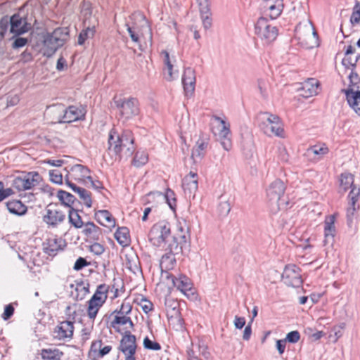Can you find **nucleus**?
Instances as JSON below:
<instances>
[{"label": "nucleus", "instance_id": "nucleus-9", "mask_svg": "<svg viewBox=\"0 0 360 360\" xmlns=\"http://www.w3.org/2000/svg\"><path fill=\"white\" fill-rule=\"evenodd\" d=\"M10 27V32L15 35H20L27 32L29 30L28 24L26 20L21 18L18 14H14L10 18L7 16L4 17L0 21L1 34L4 35L3 32Z\"/></svg>", "mask_w": 360, "mask_h": 360}, {"label": "nucleus", "instance_id": "nucleus-16", "mask_svg": "<svg viewBox=\"0 0 360 360\" xmlns=\"http://www.w3.org/2000/svg\"><path fill=\"white\" fill-rule=\"evenodd\" d=\"M136 336L127 331L122 336L119 349L124 354L125 360H136L134 354L136 349Z\"/></svg>", "mask_w": 360, "mask_h": 360}, {"label": "nucleus", "instance_id": "nucleus-33", "mask_svg": "<svg viewBox=\"0 0 360 360\" xmlns=\"http://www.w3.org/2000/svg\"><path fill=\"white\" fill-rule=\"evenodd\" d=\"M355 48L352 45L347 47L345 53V58L342 59V63L346 68H355L356 63L360 58V54L354 55Z\"/></svg>", "mask_w": 360, "mask_h": 360}, {"label": "nucleus", "instance_id": "nucleus-54", "mask_svg": "<svg viewBox=\"0 0 360 360\" xmlns=\"http://www.w3.org/2000/svg\"><path fill=\"white\" fill-rule=\"evenodd\" d=\"M360 194V189L356 186H352V190L349 193L348 198L349 204L354 205L356 202L358 200V197Z\"/></svg>", "mask_w": 360, "mask_h": 360}, {"label": "nucleus", "instance_id": "nucleus-39", "mask_svg": "<svg viewBox=\"0 0 360 360\" xmlns=\"http://www.w3.org/2000/svg\"><path fill=\"white\" fill-rule=\"evenodd\" d=\"M354 186V176L348 172L342 173L340 178V190L345 192Z\"/></svg>", "mask_w": 360, "mask_h": 360}, {"label": "nucleus", "instance_id": "nucleus-49", "mask_svg": "<svg viewBox=\"0 0 360 360\" xmlns=\"http://www.w3.org/2000/svg\"><path fill=\"white\" fill-rule=\"evenodd\" d=\"M143 346L147 349L154 351H158L161 349V346L158 342L152 341L148 337H146L143 340Z\"/></svg>", "mask_w": 360, "mask_h": 360}, {"label": "nucleus", "instance_id": "nucleus-14", "mask_svg": "<svg viewBox=\"0 0 360 360\" xmlns=\"http://www.w3.org/2000/svg\"><path fill=\"white\" fill-rule=\"evenodd\" d=\"M56 110L58 112H63V115L58 117V122L59 123H70L84 120L85 117L86 110L82 105H70L65 110L63 109L60 105H58L56 106Z\"/></svg>", "mask_w": 360, "mask_h": 360}, {"label": "nucleus", "instance_id": "nucleus-58", "mask_svg": "<svg viewBox=\"0 0 360 360\" xmlns=\"http://www.w3.org/2000/svg\"><path fill=\"white\" fill-rule=\"evenodd\" d=\"M88 264H89V263L87 262V261L84 258L79 257L76 260L73 268L76 271H79L82 269H83L84 266H88Z\"/></svg>", "mask_w": 360, "mask_h": 360}, {"label": "nucleus", "instance_id": "nucleus-5", "mask_svg": "<svg viewBox=\"0 0 360 360\" xmlns=\"http://www.w3.org/2000/svg\"><path fill=\"white\" fill-rule=\"evenodd\" d=\"M261 120L259 127L266 135L284 137L283 124L278 116L264 112L261 113Z\"/></svg>", "mask_w": 360, "mask_h": 360}, {"label": "nucleus", "instance_id": "nucleus-43", "mask_svg": "<svg viewBox=\"0 0 360 360\" xmlns=\"http://www.w3.org/2000/svg\"><path fill=\"white\" fill-rule=\"evenodd\" d=\"M328 152V148L326 146H325L324 145H323V146L315 145V146H311L310 148H309L307 149L308 155H309V156L314 155V158H316L318 159L321 158L324 155L327 154Z\"/></svg>", "mask_w": 360, "mask_h": 360}, {"label": "nucleus", "instance_id": "nucleus-12", "mask_svg": "<svg viewBox=\"0 0 360 360\" xmlns=\"http://www.w3.org/2000/svg\"><path fill=\"white\" fill-rule=\"evenodd\" d=\"M46 213L43 216V221L51 228H56L66 218V214L60 205L49 204L47 205Z\"/></svg>", "mask_w": 360, "mask_h": 360}, {"label": "nucleus", "instance_id": "nucleus-53", "mask_svg": "<svg viewBox=\"0 0 360 360\" xmlns=\"http://www.w3.org/2000/svg\"><path fill=\"white\" fill-rule=\"evenodd\" d=\"M139 304L146 314L149 313L153 309V303L146 297H142Z\"/></svg>", "mask_w": 360, "mask_h": 360}, {"label": "nucleus", "instance_id": "nucleus-35", "mask_svg": "<svg viewBox=\"0 0 360 360\" xmlns=\"http://www.w3.org/2000/svg\"><path fill=\"white\" fill-rule=\"evenodd\" d=\"M83 226L82 233L89 239L98 240L102 236L101 229L93 222L84 224Z\"/></svg>", "mask_w": 360, "mask_h": 360}, {"label": "nucleus", "instance_id": "nucleus-60", "mask_svg": "<svg viewBox=\"0 0 360 360\" xmlns=\"http://www.w3.org/2000/svg\"><path fill=\"white\" fill-rule=\"evenodd\" d=\"M27 41L28 40L26 38L18 37L15 39V40L14 41L13 44V47L15 49L22 47L26 45Z\"/></svg>", "mask_w": 360, "mask_h": 360}, {"label": "nucleus", "instance_id": "nucleus-37", "mask_svg": "<svg viewBox=\"0 0 360 360\" xmlns=\"http://www.w3.org/2000/svg\"><path fill=\"white\" fill-rule=\"evenodd\" d=\"M43 360H61L63 352L56 347L42 349L40 352Z\"/></svg>", "mask_w": 360, "mask_h": 360}, {"label": "nucleus", "instance_id": "nucleus-4", "mask_svg": "<svg viewBox=\"0 0 360 360\" xmlns=\"http://www.w3.org/2000/svg\"><path fill=\"white\" fill-rule=\"evenodd\" d=\"M349 85L347 89H343L347 101L351 108L360 116V77L356 72L352 70L349 75Z\"/></svg>", "mask_w": 360, "mask_h": 360}, {"label": "nucleus", "instance_id": "nucleus-20", "mask_svg": "<svg viewBox=\"0 0 360 360\" xmlns=\"http://www.w3.org/2000/svg\"><path fill=\"white\" fill-rule=\"evenodd\" d=\"M166 278L170 279L173 286L184 295L192 290L191 281L185 275L180 274L179 276H174L170 274H167Z\"/></svg>", "mask_w": 360, "mask_h": 360}, {"label": "nucleus", "instance_id": "nucleus-30", "mask_svg": "<svg viewBox=\"0 0 360 360\" xmlns=\"http://www.w3.org/2000/svg\"><path fill=\"white\" fill-rule=\"evenodd\" d=\"M161 56L162 58L163 63L165 65L164 68V77L167 81H172L178 77V72H173V63L169 57V53L164 50L161 52Z\"/></svg>", "mask_w": 360, "mask_h": 360}, {"label": "nucleus", "instance_id": "nucleus-23", "mask_svg": "<svg viewBox=\"0 0 360 360\" xmlns=\"http://www.w3.org/2000/svg\"><path fill=\"white\" fill-rule=\"evenodd\" d=\"M198 175L195 172H190V173L186 175L182 182V187L184 191V193L189 198L191 196L193 198L195 197V193L198 191Z\"/></svg>", "mask_w": 360, "mask_h": 360}, {"label": "nucleus", "instance_id": "nucleus-42", "mask_svg": "<svg viewBox=\"0 0 360 360\" xmlns=\"http://www.w3.org/2000/svg\"><path fill=\"white\" fill-rule=\"evenodd\" d=\"M68 219L69 222L77 229L82 228L84 225V223L77 210L73 208L69 209Z\"/></svg>", "mask_w": 360, "mask_h": 360}, {"label": "nucleus", "instance_id": "nucleus-24", "mask_svg": "<svg viewBox=\"0 0 360 360\" xmlns=\"http://www.w3.org/2000/svg\"><path fill=\"white\" fill-rule=\"evenodd\" d=\"M202 356L207 359L210 356L207 347L204 344H191V347L187 349L188 360H201L200 356Z\"/></svg>", "mask_w": 360, "mask_h": 360}, {"label": "nucleus", "instance_id": "nucleus-7", "mask_svg": "<svg viewBox=\"0 0 360 360\" xmlns=\"http://www.w3.org/2000/svg\"><path fill=\"white\" fill-rule=\"evenodd\" d=\"M109 285L101 284L97 286L96 292L88 302V317L94 320L100 308L103 305L108 298Z\"/></svg>", "mask_w": 360, "mask_h": 360}, {"label": "nucleus", "instance_id": "nucleus-15", "mask_svg": "<svg viewBox=\"0 0 360 360\" xmlns=\"http://www.w3.org/2000/svg\"><path fill=\"white\" fill-rule=\"evenodd\" d=\"M282 279L285 284L293 288H298L302 283L300 269L295 264L287 265L282 274Z\"/></svg>", "mask_w": 360, "mask_h": 360}, {"label": "nucleus", "instance_id": "nucleus-18", "mask_svg": "<svg viewBox=\"0 0 360 360\" xmlns=\"http://www.w3.org/2000/svg\"><path fill=\"white\" fill-rule=\"evenodd\" d=\"M181 80L185 95L187 97L191 96L195 86L196 78L195 70L191 68H185Z\"/></svg>", "mask_w": 360, "mask_h": 360}, {"label": "nucleus", "instance_id": "nucleus-21", "mask_svg": "<svg viewBox=\"0 0 360 360\" xmlns=\"http://www.w3.org/2000/svg\"><path fill=\"white\" fill-rule=\"evenodd\" d=\"M74 332V321L61 322L53 331L54 338L58 340L71 339Z\"/></svg>", "mask_w": 360, "mask_h": 360}, {"label": "nucleus", "instance_id": "nucleus-38", "mask_svg": "<svg viewBox=\"0 0 360 360\" xmlns=\"http://www.w3.org/2000/svg\"><path fill=\"white\" fill-rule=\"evenodd\" d=\"M115 238L117 243L123 246L126 247L130 243L129 231L127 227L122 226L117 229L115 234Z\"/></svg>", "mask_w": 360, "mask_h": 360}, {"label": "nucleus", "instance_id": "nucleus-48", "mask_svg": "<svg viewBox=\"0 0 360 360\" xmlns=\"http://www.w3.org/2000/svg\"><path fill=\"white\" fill-rule=\"evenodd\" d=\"M231 210V206L230 204L228 202V201H221L217 207V211L219 212V214L221 217H226L228 215Z\"/></svg>", "mask_w": 360, "mask_h": 360}, {"label": "nucleus", "instance_id": "nucleus-29", "mask_svg": "<svg viewBox=\"0 0 360 360\" xmlns=\"http://www.w3.org/2000/svg\"><path fill=\"white\" fill-rule=\"evenodd\" d=\"M66 184L72 189L73 192L79 195V198L83 201V203L87 207L92 206L91 193L84 188L79 187L71 181L66 179Z\"/></svg>", "mask_w": 360, "mask_h": 360}, {"label": "nucleus", "instance_id": "nucleus-61", "mask_svg": "<svg viewBox=\"0 0 360 360\" xmlns=\"http://www.w3.org/2000/svg\"><path fill=\"white\" fill-rule=\"evenodd\" d=\"M234 326L238 329H241L244 327L245 324V319L244 317H240L236 316L234 318Z\"/></svg>", "mask_w": 360, "mask_h": 360}, {"label": "nucleus", "instance_id": "nucleus-44", "mask_svg": "<svg viewBox=\"0 0 360 360\" xmlns=\"http://www.w3.org/2000/svg\"><path fill=\"white\" fill-rule=\"evenodd\" d=\"M148 155L145 151H137L133 159V165L139 167L148 162Z\"/></svg>", "mask_w": 360, "mask_h": 360}, {"label": "nucleus", "instance_id": "nucleus-28", "mask_svg": "<svg viewBox=\"0 0 360 360\" xmlns=\"http://www.w3.org/2000/svg\"><path fill=\"white\" fill-rule=\"evenodd\" d=\"M319 82L314 78H309L300 88V95L304 98L311 97L318 93Z\"/></svg>", "mask_w": 360, "mask_h": 360}, {"label": "nucleus", "instance_id": "nucleus-55", "mask_svg": "<svg viewBox=\"0 0 360 360\" xmlns=\"http://www.w3.org/2000/svg\"><path fill=\"white\" fill-rule=\"evenodd\" d=\"M131 309L132 307L130 303L124 302L122 304L120 310L114 311L113 314H122V315H127L131 313Z\"/></svg>", "mask_w": 360, "mask_h": 360}, {"label": "nucleus", "instance_id": "nucleus-6", "mask_svg": "<svg viewBox=\"0 0 360 360\" xmlns=\"http://www.w3.org/2000/svg\"><path fill=\"white\" fill-rule=\"evenodd\" d=\"M114 101L118 109L119 118L122 122H126L139 114V103L136 98H115Z\"/></svg>", "mask_w": 360, "mask_h": 360}, {"label": "nucleus", "instance_id": "nucleus-40", "mask_svg": "<svg viewBox=\"0 0 360 360\" xmlns=\"http://www.w3.org/2000/svg\"><path fill=\"white\" fill-rule=\"evenodd\" d=\"M335 217L330 215L328 217L324 223V234L326 238L331 237L333 238L335 233Z\"/></svg>", "mask_w": 360, "mask_h": 360}, {"label": "nucleus", "instance_id": "nucleus-13", "mask_svg": "<svg viewBox=\"0 0 360 360\" xmlns=\"http://www.w3.org/2000/svg\"><path fill=\"white\" fill-rule=\"evenodd\" d=\"M285 186L280 179H276L269 184L266 189V196L272 205L275 206V210H280L283 205L282 198L284 195Z\"/></svg>", "mask_w": 360, "mask_h": 360}, {"label": "nucleus", "instance_id": "nucleus-11", "mask_svg": "<svg viewBox=\"0 0 360 360\" xmlns=\"http://www.w3.org/2000/svg\"><path fill=\"white\" fill-rule=\"evenodd\" d=\"M255 32L266 44L274 41L278 35L276 27L272 26L264 17H261L257 20L255 26Z\"/></svg>", "mask_w": 360, "mask_h": 360}, {"label": "nucleus", "instance_id": "nucleus-10", "mask_svg": "<svg viewBox=\"0 0 360 360\" xmlns=\"http://www.w3.org/2000/svg\"><path fill=\"white\" fill-rule=\"evenodd\" d=\"M41 181V176L37 172H22L12 181V186L18 191H23L33 188Z\"/></svg>", "mask_w": 360, "mask_h": 360}, {"label": "nucleus", "instance_id": "nucleus-36", "mask_svg": "<svg viewBox=\"0 0 360 360\" xmlns=\"http://www.w3.org/2000/svg\"><path fill=\"white\" fill-rule=\"evenodd\" d=\"M6 207L9 212L18 216L24 215L27 210V207L18 200L8 201L6 202Z\"/></svg>", "mask_w": 360, "mask_h": 360}, {"label": "nucleus", "instance_id": "nucleus-41", "mask_svg": "<svg viewBox=\"0 0 360 360\" xmlns=\"http://www.w3.org/2000/svg\"><path fill=\"white\" fill-rule=\"evenodd\" d=\"M57 197L60 201H61L62 204H63L65 207H69L70 209L72 208L71 205L76 200L73 195L62 190L58 191Z\"/></svg>", "mask_w": 360, "mask_h": 360}, {"label": "nucleus", "instance_id": "nucleus-52", "mask_svg": "<svg viewBox=\"0 0 360 360\" xmlns=\"http://www.w3.org/2000/svg\"><path fill=\"white\" fill-rule=\"evenodd\" d=\"M13 194H14L13 189L11 188H4V183L0 181V202Z\"/></svg>", "mask_w": 360, "mask_h": 360}, {"label": "nucleus", "instance_id": "nucleus-8", "mask_svg": "<svg viewBox=\"0 0 360 360\" xmlns=\"http://www.w3.org/2000/svg\"><path fill=\"white\" fill-rule=\"evenodd\" d=\"M165 253L162 256L160 267L162 271V274L165 273V277L167 271L173 269L176 262V257L180 255L182 252V246L178 243L173 242L165 248Z\"/></svg>", "mask_w": 360, "mask_h": 360}, {"label": "nucleus", "instance_id": "nucleus-62", "mask_svg": "<svg viewBox=\"0 0 360 360\" xmlns=\"http://www.w3.org/2000/svg\"><path fill=\"white\" fill-rule=\"evenodd\" d=\"M103 343L101 340L94 341L91 346V351L94 353H98L102 347Z\"/></svg>", "mask_w": 360, "mask_h": 360}, {"label": "nucleus", "instance_id": "nucleus-57", "mask_svg": "<svg viewBox=\"0 0 360 360\" xmlns=\"http://www.w3.org/2000/svg\"><path fill=\"white\" fill-rule=\"evenodd\" d=\"M89 250L96 255H101L104 252V247L98 243H94L89 247Z\"/></svg>", "mask_w": 360, "mask_h": 360}, {"label": "nucleus", "instance_id": "nucleus-45", "mask_svg": "<svg viewBox=\"0 0 360 360\" xmlns=\"http://www.w3.org/2000/svg\"><path fill=\"white\" fill-rule=\"evenodd\" d=\"M95 33V27L88 26L86 29L83 30L78 37V44L82 45L84 41L88 39L93 37Z\"/></svg>", "mask_w": 360, "mask_h": 360}, {"label": "nucleus", "instance_id": "nucleus-3", "mask_svg": "<svg viewBox=\"0 0 360 360\" xmlns=\"http://www.w3.org/2000/svg\"><path fill=\"white\" fill-rule=\"evenodd\" d=\"M68 39V32L63 29H56L53 32L46 34L43 40L41 53L44 56L51 57L58 49L62 47Z\"/></svg>", "mask_w": 360, "mask_h": 360}, {"label": "nucleus", "instance_id": "nucleus-47", "mask_svg": "<svg viewBox=\"0 0 360 360\" xmlns=\"http://www.w3.org/2000/svg\"><path fill=\"white\" fill-rule=\"evenodd\" d=\"M360 22V2L356 1L350 18V22L352 25H356Z\"/></svg>", "mask_w": 360, "mask_h": 360}, {"label": "nucleus", "instance_id": "nucleus-17", "mask_svg": "<svg viewBox=\"0 0 360 360\" xmlns=\"http://www.w3.org/2000/svg\"><path fill=\"white\" fill-rule=\"evenodd\" d=\"M90 172L91 171L86 166L75 165L70 168L65 180L68 179L71 181L72 180H75L87 186V180H91Z\"/></svg>", "mask_w": 360, "mask_h": 360}, {"label": "nucleus", "instance_id": "nucleus-46", "mask_svg": "<svg viewBox=\"0 0 360 360\" xmlns=\"http://www.w3.org/2000/svg\"><path fill=\"white\" fill-rule=\"evenodd\" d=\"M129 323L130 328L134 326L133 322L130 317L127 316V315H122V316H115L114 320L111 323L112 327L115 328L117 325L123 326Z\"/></svg>", "mask_w": 360, "mask_h": 360}, {"label": "nucleus", "instance_id": "nucleus-19", "mask_svg": "<svg viewBox=\"0 0 360 360\" xmlns=\"http://www.w3.org/2000/svg\"><path fill=\"white\" fill-rule=\"evenodd\" d=\"M214 119L220 123L221 127L218 135L221 145L224 150L228 151L231 148L230 124L219 117L215 116Z\"/></svg>", "mask_w": 360, "mask_h": 360}, {"label": "nucleus", "instance_id": "nucleus-22", "mask_svg": "<svg viewBox=\"0 0 360 360\" xmlns=\"http://www.w3.org/2000/svg\"><path fill=\"white\" fill-rule=\"evenodd\" d=\"M125 26L127 27L129 36L134 42L139 43V37L141 36L142 37L148 38L150 46L152 45V31L146 20H143L142 32L140 34L136 32L135 27H130L128 24H126Z\"/></svg>", "mask_w": 360, "mask_h": 360}, {"label": "nucleus", "instance_id": "nucleus-32", "mask_svg": "<svg viewBox=\"0 0 360 360\" xmlns=\"http://www.w3.org/2000/svg\"><path fill=\"white\" fill-rule=\"evenodd\" d=\"M63 240L55 237L48 238L43 243V250L50 256H54L57 252L62 249Z\"/></svg>", "mask_w": 360, "mask_h": 360}, {"label": "nucleus", "instance_id": "nucleus-64", "mask_svg": "<svg viewBox=\"0 0 360 360\" xmlns=\"http://www.w3.org/2000/svg\"><path fill=\"white\" fill-rule=\"evenodd\" d=\"M286 345V340H278L276 341V348L280 354H283Z\"/></svg>", "mask_w": 360, "mask_h": 360}, {"label": "nucleus", "instance_id": "nucleus-2", "mask_svg": "<svg viewBox=\"0 0 360 360\" xmlns=\"http://www.w3.org/2000/svg\"><path fill=\"white\" fill-rule=\"evenodd\" d=\"M150 242L156 247H161L163 244L170 245L173 242L178 243L177 237L171 234V226L166 221H160L154 224L148 234Z\"/></svg>", "mask_w": 360, "mask_h": 360}, {"label": "nucleus", "instance_id": "nucleus-26", "mask_svg": "<svg viewBox=\"0 0 360 360\" xmlns=\"http://www.w3.org/2000/svg\"><path fill=\"white\" fill-rule=\"evenodd\" d=\"M208 137H200L196 141L195 146L193 147L191 153V158L194 162L201 160L206 153V150L209 144Z\"/></svg>", "mask_w": 360, "mask_h": 360}, {"label": "nucleus", "instance_id": "nucleus-51", "mask_svg": "<svg viewBox=\"0 0 360 360\" xmlns=\"http://www.w3.org/2000/svg\"><path fill=\"white\" fill-rule=\"evenodd\" d=\"M49 176L53 183L60 184L63 182V175L58 169L50 170Z\"/></svg>", "mask_w": 360, "mask_h": 360}, {"label": "nucleus", "instance_id": "nucleus-25", "mask_svg": "<svg viewBox=\"0 0 360 360\" xmlns=\"http://www.w3.org/2000/svg\"><path fill=\"white\" fill-rule=\"evenodd\" d=\"M283 0H273L265 3L263 6L264 12L272 20L276 19L281 14L283 9Z\"/></svg>", "mask_w": 360, "mask_h": 360}, {"label": "nucleus", "instance_id": "nucleus-50", "mask_svg": "<svg viewBox=\"0 0 360 360\" xmlns=\"http://www.w3.org/2000/svg\"><path fill=\"white\" fill-rule=\"evenodd\" d=\"M164 198L166 199L169 207L174 210L176 207V198H174V193L172 190L167 189Z\"/></svg>", "mask_w": 360, "mask_h": 360}, {"label": "nucleus", "instance_id": "nucleus-1", "mask_svg": "<svg viewBox=\"0 0 360 360\" xmlns=\"http://www.w3.org/2000/svg\"><path fill=\"white\" fill-rule=\"evenodd\" d=\"M108 150L118 155L120 159L131 157L135 150L132 132L124 130L120 135L112 129L108 136Z\"/></svg>", "mask_w": 360, "mask_h": 360}, {"label": "nucleus", "instance_id": "nucleus-34", "mask_svg": "<svg viewBox=\"0 0 360 360\" xmlns=\"http://www.w3.org/2000/svg\"><path fill=\"white\" fill-rule=\"evenodd\" d=\"M173 236L177 237L178 243L182 246L186 243L190 238L189 227L185 220L179 221L177 225V233Z\"/></svg>", "mask_w": 360, "mask_h": 360}, {"label": "nucleus", "instance_id": "nucleus-59", "mask_svg": "<svg viewBox=\"0 0 360 360\" xmlns=\"http://www.w3.org/2000/svg\"><path fill=\"white\" fill-rule=\"evenodd\" d=\"M14 308L11 304L6 306L4 312L2 314V318L4 320H7L13 314Z\"/></svg>", "mask_w": 360, "mask_h": 360}, {"label": "nucleus", "instance_id": "nucleus-63", "mask_svg": "<svg viewBox=\"0 0 360 360\" xmlns=\"http://www.w3.org/2000/svg\"><path fill=\"white\" fill-rule=\"evenodd\" d=\"M87 181H89L91 184V186L94 189L98 191H100L102 189H103V184L98 180L94 181L91 176V180H87Z\"/></svg>", "mask_w": 360, "mask_h": 360}, {"label": "nucleus", "instance_id": "nucleus-31", "mask_svg": "<svg viewBox=\"0 0 360 360\" xmlns=\"http://www.w3.org/2000/svg\"><path fill=\"white\" fill-rule=\"evenodd\" d=\"M96 220L102 226L112 229L115 226V219L108 210H98L95 213Z\"/></svg>", "mask_w": 360, "mask_h": 360}, {"label": "nucleus", "instance_id": "nucleus-27", "mask_svg": "<svg viewBox=\"0 0 360 360\" xmlns=\"http://www.w3.org/2000/svg\"><path fill=\"white\" fill-rule=\"evenodd\" d=\"M204 28L208 30L212 27V20L208 0H197Z\"/></svg>", "mask_w": 360, "mask_h": 360}, {"label": "nucleus", "instance_id": "nucleus-56", "mask_svg": "<svg viewBox=\"0 0 360 360\" xmlns=\"http://www.w3.org/2000/svg\"><path fill=\"white\" fill-rule=\"evenodd\" d=\"M300 333L297 330H293L287 334L285 340H286V342L288 341L291 343H296L300 340Z\"/></svg>", "mask_w": 360, "mask_h": 360}]
</instances>
